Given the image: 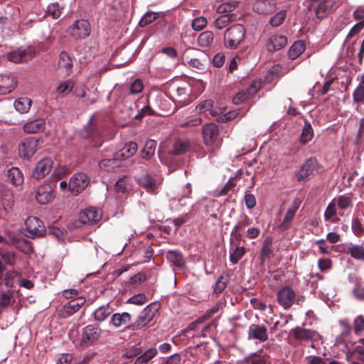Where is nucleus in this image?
<instances>
[{"label":"nucleus","instance_id":"7","mask_svg":"<svg viewBox=\"0 0 364 364\" xmlns=\"http://www.w3.org/2000/svg\"><path fill=\"white\" fill-rule=\"evenodd\" d=\"M84 297H78L70 300L58 311V314L63 318H68L77 312L85 303Z\"/></svg>","mask_w":364,"mask_h":364},{"label":"nucleus","instance_id":"4","mask_svg":"<svg viewBox=\"0 0 364 364\" xmlns=\"http://www.w3.org/2000/svg\"><path fill=\"white\" fill-rule=\"evenodd\" d=\"M90 177L84 173L74 174L69 182V191L77 195L85 190L90 183Z\"/></svg>","mask_w":364,"mask_h":364},{"label":"nucleus","instance_id":"34","mask_svg":"<svg viewBox=\"0 0 364 364\" xmlns=\"http://www.w3.org/2000/svg\"><path fill=\"white\" fill-rule=\"evenodd\" d=\"M292 333L294 338L297 340L306 341L312 339L314 336V332L306 329L300 326H296L292 330Z\"/></svg>","mask_w":364,"mask_h":364},{"label":"nucleus","instance_id":"3","mask_svg":"<svg viewBox=\"0 0 364 364\" xmlns=\"http://www.w3.org/2000/svg\"><path fill=\"white\" fill-rule=\"evenodd\" d=\"M40 139L28 137L22 140L18 145V156L20 158L29 160L38 149Z\"/></svg>","mask_w":364,"mask_h":364},{"label":"nucleus","instance_id":"46","mask_svg":"<svg viewBox=\"0 0 364 364\" xmlns=\"http://www.w3.org/2000/svg\"><path fill=\"white\" fill-rule=\"evenodd\" d=\"M313 135L314 132L311 124L309 122L305 121L300 136V142L303 144L308 143L311 140Z\"/></svg>","mask_w":364,"mask_h":364},{"label":"nucleus","instance_id":"17","mask_svg":"<svg viewBox=\"0 0 364 364\" xmlns=\"http://www.w3.org/2000/svg\"><path fill=\"white\" fill-rule=\"evenodd\" d=\"M54 189L49 183L44 184L38 188L36 199L40 204H47L54 198Z\"/></svg>","mask_w":364,"mask_h":364},{"label":"nucleus","instance_id":"26","mask_svg":"<svg viewBox=\"0 0 364 364\" xmlns=\"http://www.w3.org/2000/svg\"><path fill=\"white\" fill-rule=\"evenodd\" d=\"M138 146L136 143L129 141L124 144V147L115 154V156L119 161L130 158L134 155L137 151Z\"/></svg>","mask_w":364,"mask_h":364},{"label":"nucleus","instance_id":"30","mask_svg":"<svg viewBox=\"0 0 364 364\" xmlns=\"http://www.w3.org/2000/svg\"><path fill=\"white\" fill-rule=\"evenodd\" d=\"M99 166L102 170L107 172L114 171L120 166V161L114 155L112 159H105L100 161Z\"/></svg>","mask_w":364,"mask_h":364},{"label":"nucleus","instance_id":"43","mask_svg":"<svg viewBox=\"0 0 364 364\" xmlns=\"http://www.w3.org/2000/svg\"><path fill=\"white\" fill-rule=\"evenodd\" d=\"M132 185L130 179L124 176L119 178L114 185V191L117 193H124L131 189Z\"/></svg>","mask_w":364,"mask_h":364},{"label":"nucleus","instance_id":"12","mask_svg":"<svg viewBox=\"0 0 364 364\" xmlns=\"http://www.w3.org/2000/svg\"><path fill=\"white\" fill-rule=\"evenodd\" d=\"M136 182L139 186L144 188L146 192L151 194H156L160 184L156 179L148 173L142 174L136 178Z\"/></svg>","mask_w":364,"mask_h":364},{"label":"nucleus","instance_id":"21","mask_svg":"<svg viewBox=\"0 0 364 364\" xmlns=\"http://www.w3.org/2000/svg\"><path fill=\"white\" fill-rule=\"evenodd\" d=\"M301 204V200L299 198H295L290 208L287 210L282 223L279 228L282 230H286L289 228L293 218H294L295 213L299 209Z\"/></svg>","mask_w":364,"mask_h":364},{"label":"nucleus","instance_id":"31","mask_svg":"<svg viewBox=\"0 0 364 364\" xmlns=\"http://www.w3.org/2000/svg\"><path fill=\"white\" fill-rule=\"evenodd\" d=\"M7 178L14 186L21 185L24 181L22 172L17 167H12L8 170Z\"/></svg>","mask_w":364,"mask_h":364},{"label":"nucleus","instance_id":"20","mask_svg":"<svg viewBox=\"0 0 364 364\" xmlns=\"http://www.w3.org/2000/svg\"><path fill=\"white\" fill-rule=\"evenodd\" d=\"M14 200L12 192L5 190L1 193L0 198V215L6 214L14 208Z\"/></svg>","mask_w":364,"mask_h":364},{"label":"nucleus","instance_id":"59","mask_svg":"<svg viewBox=\"0 0 364 364\" xmlns=\"http://www.w3.org/2000/svg\"><path fill=\"white\" fill-rule=\"evenodd\" d=\"M228 283V279L223 276H220L216 281L214 286V292L215 294H220L226 288Z\"/></svg>","mask_w":364,"mask_h":364},{"label":"nucleus","instance_id":"23","mask_svg":"<svg viewBox=\"0 0 364 364\" xmlns=\"http://www.w3.org/2000/svg\"><path fill=\"white\" fill-rule=\"evenodd\" d=\"M213 105L214 102L213 100H205L196 106V110L200 114L208 111L213 117H216L225 111L224 108L214 107Z\"/></svg>","mask_w":364,"mask_h":364},{"label":"nucleus","instance_id":"39","mask_svg":"<svg viewBox=\"0 0 364 364\" xmlns=\"http://www.w3.org/2000/svg\"><path fill=\"white\" fill-rule=\"evenodd\" d=\"M272 253V238L267 237L261 249V262L264 263L267 259L270 258Z\"/></svg>","mask_w":364,"mask_h":364},{"label":"nucleus","instance_id":"25","mask_svg":"<svg viewBox=\"0 0 364 364\" xmlns=\"http://www.w3.org/2000/svg\"><path fill=\"white\" fill-rule=\"evenodd\" d=\"M190 148V142L186 138H178L173 142L169 152L173 155L186 153Z\"/></svg>","mask_w":364,"mask_h":364},{"label":"nucleus","instance_id":"11","mask_svg":"<svg viewBox=\"0 0 364 364\" xmlns=\"http://www.w3.org/2000/svg\"><path fill=\"white\" fill-rule=\"evenodd\" d=\"M124 3L123 0H113L107 3L105 6V14L110 19L117 20V18L121 16L124 13Z\"/></svg>","mask_w":364,"mask_h":364},{"label":"nucleus","instance_id":"24","mask_svg":"<svg viewBox=\"0 0 364 364\" xmlns=\"http://www.w3.org/2000/svg\"><path fill=\"white\" fill-rule=\"evenodd\" d=\"M276 6L274 2L269 0H259L253 5V9L262 14H269L275 11Z\"/></svg>","mask_w":364,"mask_h":364},{"label":"nucleus","instance_id":"13","mask_svg":"<svg viewBox=\"0 0 364 364\" xmlns=\"http://www.w3.org/2000/svg\"><path fill=\"white\" fill-rule=\"evenodd\" d=\"M218 129L214 123H208L203 127V139L205 145L211 146L217 143L218 139Z\"/></svg>","mask_w":364,"mask_h":364},{"label":"nucleus","instance_id":"41","mask_svg":"<svg viewBox=\"0 0 364 364\" xmlns=\"http://www.w3.org/2000/svg\"><path fill=\"white\" fill-rule=\"evenodd\" d=\"M31 100L28 97H20L14 101V106L16 110L21 114L26 113L31 108Z\"/></svg>","mask_w":364,"mask_h":364},{"label":"nucleus","instance_id":"1","mask_svg":"<svg viewBox=\"0 0 364 364\" xmlns=\"http://www.w3.org/2000/svg\"><path fill=\"white\" fill-rule=\"evenodd\" d=\"M245 29L241 24H235L226 29L224 43L227 48L235 49L244 41Z\"/></svg>","mask_w":364,"mask_h":364},{"label":"nucleus","instance_id":"63","mask_svg":"<svg viewBox=\"0 0 364 364\" xmlns=\"http://www.w3.org/2000/svg\"><path fill=\"white\" fill-rule=\"evenodd\" d=\"M205 60L198 58H192L189 60L188 64L191 67L196 68L199 70H203L205 68Z\"/></svg>","mask_w":364,"mask_h":364},{"label":"nucleus","instance_id":"52","mask_svg":"<svg viewBox=\"0 0 364 364\" xmlns=\"http://www.w3.org/2000/svg\"><path fill=\"white\" fill-rule=\"evenodd\" d=\"M63 9V7L59 6L58 3H51L47 7L46 14L53 19H57L61 16Z\"/></svg>","mask_w":364,"mask_h":364},{"label":"nucleus","instance_id":"19","mask_svg":"<svg viewBox=\"0 0 364 364\" xmlns=\"http://www.w3.org/2000/svg\"><path fill=\"white\" fill-rule=\"evenodd\" d=\"M18 81L13 75H0V95L11 92L17 86Z\"/></svg>","mask_w":364,"mask_h":364},{"label":"nucleus","instance_id":"6","mask_svg":"<svg viewBox=\"0 0 364 364\" xmlns=\"http://www.w3.org/2000/svg\"><path fill=\"white\" fill-rule=\"evenodd\" d=\"M101 329L93 325H88L82 329L80 346H90L95 343L100 337Z\"/></svg>","mask_w":364,"mask_h":364},{"label":"nucleus","instance_id":"18","mask_svg":"<svg viewBox=\"0 0 364 364\" xmlns=\"http://www.w3.org/2000/svg\"><path fill=\"white\" fill-rule=\"evenodd\" d=\"M154 316V313L151 311L148 306L141 313L138 318L133 323L127 326V328L132 331L141 329L153 319Z\"/></svg>","mask_w":364,"mask_h":364},{"label":"nucleus","instance_id":"45","mask_svg":"<svg viewBox=\"0 0 364 364\" xmlns=\"http://www.w3.org/2000/svg\"><path fill=\"white\" fill-rule=\"evenodd\" d=\"M214 40V34L212 31H206L201 33L198 38V42L200 46L203 48H208L210 46Z\"/></svg>","mask_w":364,"mask_h":364},{"label":"nucleus","instance_id":"37","mask_svg":"<svg viewBox=\"0 0 364 364\" xmlns=\"http://www.w3.org/2000/svg\"><path fill=\"white\" fill-rule=\"evenodd\" d=\"M131 318V315L127 312L116 313L112 315L111 323L113 326L118 328L129 323Z\"/></svg>","mask_w":364,"mask_h":364},{"label":"nucleus","instance_id":"51","mask_svg":"<svg viewBox=\"0 0 364 364\" xmlns=\"http://www.w3.org/2000/svg\"><path fill=\"white\" fill-rule=\"evenodd\" d=\"M246 250L244 247L237 246L234 250L230 251V260L232 264H237L238 261L245 254Z\"/></svg>","mask_w":364,"mask_h":364},{"label":"nucleus","instance_id":"54","mask_svg":"<svg viewBox=\"0 0 364 364\" xmlns=\"http://www.w3.org/2000/svg\"><path fill=\"white\" fill-rule=\"evenodd\" d=\"M286 16L287 11L281 10L270 18L269 23L274 27L279 26L284 23Z\"/></svg>","mask_w":364,"mask_h":364},{"label":"nucleus","instance_id":"40","mask_svg":"<svg viewBox=\"0 0 364 364\" xmlns=\"http://www.w3.org/2000/svg\"><path fill=\"white\" fill-rule=\"evenodd\" d=\"M306 48V45L302 41H297L294 42L289 49V57L291 60L297 58L301 54L304 53Z\"/></svg>","mask_w":364,"mask_h":364},{"label":"nucleus","instance_id":"55","mask_svg":"<svg viewBox=\"0 0 364 364\" xmlns=\"http://www.w3.org/2000/svg\"><path fill=\"white\" fill-rule=\"evenodd\" d=\"M0 256L4 262L9 265H14L16 262V255L12 252L0 249Z\"/></svg>","mask_w":364,"mask_h":364},{"label":"nucleus","instance_id":"22","mask_svg":"<svg viewBox=\"0 0 364 364\" xmlns=\"http://www.w3.org/2000/svg\"><path fill=\"white\" fill-rule=\"evenodd\" d=\"M287 44V38L284 35L274 34L271 36L267 43V49L274 52L284 48Z\"/></svg>","mask_w":364,"mask_h":364},{"label":"nucleus","instance_id":"58","mask_svg":"<svg viewBox=\"0 0 364 364\" xmlns=\"http://www.w3.org/2000/svg\"><path fill=\"white\" fill-rule=\"evenodd\" d=\"M351 227L353 233L356 236L360 237L364 235V227L359 218H355L352 220Z\"/></svg>","mask_w":364,"mask_h":364},{"label":"nucleus","instance_id":"36","mask_svg":"<svg viewBox=\"0 0 364 364\" xmlns=\"http://www.w3.org/2000/svg\"><path fill=\"white\" fill-rule=\"evenodd\" d=\"M113 311V309L107 304L97 308L93 315L96 321L102 322L105 321L112 314Z\"/></svg>","mask_w":364,"mask_h":364},{"label":"nucleus","instance_id":"47","mask_svg":"<svg viewBox=\"0 0 364 364\" xmlns=\"http://www.w3.org/2000/svg\"><path fill=\"white\" fill-rule=\"evenodd\" d=\"M75 82L73 80L69 79L61 82L56 88V92L58 95H67L74 87Z\"/></svg>","mask_w":364,"mask_h":364},{"label":"nucleus","instance_id":"48","mask_svg":"<svg viewBox=\"0 0 364 364\" xmlns=\"http://www.w3.org/2000/svg\"><path fill=\"white\" fill-rule=\"evenodd\" d=\"M157 143L154 140L146 141L144 148L142 150V157L145 159H150L155 154Z\"/></svg>","mask_w":364,"mask_h":364},{"label":"nucleus","instance_id":"38","mask_svg":"<svg viewBox=\"0 0 364 364\" xmlns=\"http://www.w3.org/2000/svg\"><path fill=\"white\" fill-rule=\"evenodd\" d=\"M268 356L260 353H251L244 358V364H267Z\"/></svg>","mask_w":364,"mask_h":364},{"label":"nucleus","instance_id":"5","mask_svg":"<svg viewBox=\"0 0 364 364\" xmlns=\"http://www.w3.org/2000/svg\"><path fill=\"white\" fill-rule=\"evenodd\" d=\"M26 230L28 232V237L32 238L43 236L46 232V228L43 222L37 217H28L25 221Z\"/></svg>","mask_w":364,"mask_h":364},{"label":"nucleus","instance_id":"2","mask_svg":"<svg viewBox=\"0 0 364 364\" xmlns=\"http://www.w3.org/2000/svg\"><path fill=\"white\" fill-rule=\"evenodd\" d=\"M305 6L308 11H314L318 18L323 19L331 11L333 1L332 0H306Z\"/></svg>","mask_w":364,"mask_h":364},{"label":"nucleus","instance_id":"33","mask_svg":"<svg viewBox=\"0 0 364 364\" xmlns=\"http://www.w3.org/2000/svg\"><path fill=\"white\" fill-rule=\"evenodd\" d=\"M45 128V122L42 119H36L24 124L23 131L28 134H34L43 131Z\"/></svg>","mask_w":364,"mask_h":364},{"label":"nucleus","instance_id":"32","mask_svg":"<svg viewBox=\"0 0 364 364\" xmlns=\"http://www.w3.org/2000/svg\"><path fill=\"white\" fill-rule=\"evenodd\" d=\"M236 14L233 13H228L223 15H220L218 17L214 22L215 27L218 29H223L230 23L236 20Z\"/></svg>","mask_w":364,"mask_h":364},{"label":"nucleus","instance_id":"62","mask_svg":"<svg viewBox=\"0 0 364 364\" xmlns=\"http://www.w3.org/2000/svg\"><path fill=\"white\" fill-rule=\"evenodd\" d=\"M364 28V21H359L355 24L348 32L346 41H348L354 36L357 35Z\"/></svg>","mask_w":364,"mask_h":364},{"label":"nucleus","instance_id":"28","mask_svg":"<svg viewBox=\"0 0 364 364\" xmlns=\"http://www.w3.org/2000/svg\"><path fill=\"white\" fill-rule=\"evenodd\" d=\"M316 159H308L301 166L300 171L296 175L297 180L301 181L305 178H306L309 176H310L315 168Z\"/></svg>","mask_w":364,"mask_h":364},{"label":"nucleus","instance_id":"53","mask_svg":"<svg viewBox=\"0 0 364 364\" xmlns=\"http://www.w3.org/2000/svg\"><path fill=\"white\" fill-rule=\"evenodd\" d=\"M353 331L355 335L360 336L364 331V316L358 315L354 320L353 323Z\"/></svg>","mask_w":364,"mask_h":364},{"label":"nucleus","instance_id":"56","mask_svg":"<svg viewBox=\"0 0 364 364\" xmlns=\"http://www.w3.org/2000/svg\"><path fill=\"white\" fill-rule=\"evenodd\" d=\"M264 86V82L261 80H255L250 85L247 91L250 94V95L253 97L256 95Z\"/></svg>","mask_w":364,"mask_h":364},{"label":"nucleus","instance_id":"60","mask_svg":"<svg viewBox=\"0 0 364 364\" xmlns=\"http://www.w3.org/2000/svg\"><path fill=\"white\" fill-rule=\"evenodd\" d=\"M251 98V96L247 90H242L237 93L232 98V102L235 105H240L248 99Z\"/></svg>","mask_w":364,"mask_h":364},{"label":"nucleus","instance_id":"8","mask_svg":"<svg viewBox=\"0 0 364 364\" xmlns=\"http://www.w3.org/2000/svg\"><path fill=\"white\" fill-rule=\"evenodd\" d=\"M296 299L295 291L289 286L283 287L277 294V301L284 309H289Z\"/></svg>","mask_w":364,"mask_h":364},{"label":"nucleus","instance_id":"9","mask_svg":"<svg viewBox=\"0 0 364 364\" xmlns=\"http://www.w3.org/2000/svg\"><path fill=\"white\" fill-rule=\"evenodd\" d=\"M267 328L263 324L252 323L247 331V339L258 342H265L268 340Z\"/></svg>","mask_w":364,"mask_h":364},{"label":"nucleus","instance_id":"64","mask_svg":"<svg viewBox=\"0 0 364 364\" xmlns=\"http://www.w3.org/2000/svg\"><path fill=\"white\" fill-rule=\"evenodd\" d=\"M352 294L355 299L358 301H364V285L355 287L352 290Z\"/></svg>","mask_w":364,"mask_h":364},{"label":"nucleus","instance_id":"15","mask_svg":"<svg viewBox=\"0 0 364 364\" xmlns=\"http://www.w3.org/2000/svg\"><path fill=\"white\" fill-rule=\"evenodd\" d=\"M35 55L34 50L31 48H19L8 54V60L15 63L26 62Z\"/></svg>","mask_w":364,"mask_h":364},{"label":"nucleus","instance_id":"14","mask_svg":"<svg viewBox=\"0 0 364 364\" xmlns=\"http://www.w3.org/2000/svg\"><path fill=\"white\" fill-rule=\"evenodd\" d=\"M90 22L85 19H80L73 24L71 34L75 38H85L90 35Z\"/></svg>","mask_w":364,"mask_h":364},{"label":"nucleus","instance_id":"29","mask_svg":"<svg viewBox=\"0 0 364 364\" xmlns=\"http://www.w3.org/2000/svg\"><path fill=\"white\" fill-rule=\"evenodd\" d=\"M166 259L173 266L178 268H183L185 267V261L181 252L178 250H169L166 253Z\"/></svg>","mask_w":364,"mask_h":364},{"label":"nucleus","instance_id":"27","mask_svg":"<svg viewBox=\"0 0 364 364\" xmlns=\"http://www.w3.org/2000/svg\"><path fill=\"white\" fill-rule=\"evenodd\" d=\"M73 67V60L68 53L63 51L61 52L59 60H58V68L65 75H70Z\"/></svg>","mask_w":364,"mask_h":364},{"label":"nucleus","instance_id":"10","mask_svg":"<svg viewBox=\"0 0 364 364\" xmlns=\"http://www.w3.org/2000/svg\"><path fill=\"white\" fill-rule=\"evenodd\" d=\"M53 165V162L49 157L40 160L36 165L32 172V176L36 179H41L49 173Z\"/></svg>","mask_w":364,"mask_h":364},{"label":"nucleus","instance_id":"16","mask_svg":"<svg viewBox=\"0 0 364 364\" xmlns=\"http://www.w3.org/2000/svg\"><path fill=\"white\" fill-rule=\"evenodd\" d=\"M102 218L100 210L89 208L82 211L79 215V220L83 224H95Z\"/></svg>","mask_w":364,"mask_h":364},{"label":"nucleus","instance_id":"49","mask_svg":"<svg viewBox=\"0 0 364 364\" xmlns=\"http://www.w3.org/2000/svg\"><path fill=\"white\" fill-rule=\"evenodd\" d=\"M348 252L350 256L358 260L364 261V246L352 245L348 248Z\"/></svg>","mask_w":364,"mask_h":364},{"label":"nucleus","instance_id":"42","mask_svg":"<svg viewBox=\"0 0 364 364\" xmlns=\"http://www.w3.org/2000/svg\"><path fill=\"white\" fill-rule=\"evenodd\" d=\"M157 350L155 348H151L140 354L134 360V364H146L149 360L157 355Z\"/></svg>","mask_w":364,"mask_h":364},{"label":"nucleus","instance_id":"50","mask_svg":"<svg viewBox=\"0 0 364 364\" xmlns=\"http://www.w3.org/2000/svg\"><path fill=\"white\" fill-rule=\"evenodd\" d=\"M14 247L24 254L30 255L33 252L32 244L30 241L19 238Z\"/></svg>","mask_w":364,"mask_h":364},{"label":"nucleus","instance_id":"35","mask_svg":"<svg viewBox=\"0 0 364 364\" xmlns=\"http://www.w3.org/2000/svg\"><path fill=\"white\" fill-rule=\"evenodd\" d=\"M357 80L360 82L353 92V100L354 103H361L364 102V73L358 75Z\"/></svg>","mask_w":364,"mask_h":364},{"label":"nucleus","instance_id":"44","mask_svg":"<svg viewBox=\"0 0 364 364\" xmlns=\"http://www.w3.org/2000/svg\"><path fill=\"white\" fill-rule=\"evenodd\" d=\"M15 302L14 299V292L11 290H7L0 294V309H4Z\"/></svg>","mask_w":364,"mask_h":364},{"label":"nucleus","instance_id":"57","mask_svg":"<svg viewBox=\"0 0 364 364\" xmlns=\"http://www.w3.org/2000/svg\"><path fill=\"white\" fill-rule=\"evenodd\" d=\"M159 16V14L154 12H147L141 18L139 26L144 27L148 24L154 22Z\"/></svg>","mask_w":364,"mask_h":364},{"label":"nucleus","instance_id":"61","mask_svg":"<svg viewBox=\"0 0 364 364\" xmlns=\"http://www.w3.org/2000/svg\"><path fill=\"white\" fill-rule=\"evenodd\" d=\"M207 25V19L203 16H199L193 20L192 28L195 31H200Z\"/></svg>","mask_w":364,"mask_h":364}]
</instances>
